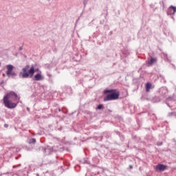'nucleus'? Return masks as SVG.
Returning a JSON list of instances; mask_svg holds the SVG:
<instances>
[{"label": "nucleus", "mask_w": 176, "mask_h": 176, "mask_svg": "<svg viewBox=\"0 0 176 176\" xmlns=\"http://www.w3.org/2000/svg\"><path fill=\"white\" fill-rule=\"evenodd\" d=\"M3 104L8 109H13L17 107V104L12 102L11 100L8 99V98H3Z\"/></svg>", "instance_id": "7ed1b4c3"}, {"label": "nucleus", "mask_w": 176, "mask_h": 176, "mask_svg": "<svg viewBox=\"0 0 176 176\" xmlns=\"http://www.w3.org/2000/svg\"><path fill=\"white\" fill-rule=\"evenodd\" d=\"M7 72L6 75L8 78H16L17 76V74L16 72H13V68H14V65H8L6 66Z\"/></svg>", "instance_id": "39448f33"}, {"label": "nucleus", "mask_w": 176, "mask_h": 176, "mask_svg": "<svg viewBox=\"0 0 176 176\" xmlns=\"http://www.w3.org/2000/svg\"><path fill=\"white\" fill-rule=\"evenodd\" d=\"M168 101H175V95L170 96L166 100V105H168V107H170V104H168Z\"/></svg>", "instance_id": "9d476101"}, {"label": "nucleus", "mask_w": 176, "mask_h": 176, "mask_svg": "<svg viewBox=\"0 0 176 176\" xmlns=\"http://www.w3.org/2000/svg\"><path fill=\"white\" fill-rule=\"evenodd\" d=\"M156 171H160V173H163L165 170H167V166L162 164H159L155 166Z\"/></svg>", "instance_id": "423d86ee"}, {"label": "nucleus", "mask_w": 176, "mask_h": 176, "mask_svg": "<svg viewBox=\"0 0 176 176\" xmlns=\"http://www.w3.org/2000/svg\"><path fill=\"white\" fill-rule=\"evenodd\" d=\"M39 150L43 151V153H46V148H45L43 146H41V147H39Z\"/></svg>", "instance_id": "2eb2a0df"}, {"label": "nucleus", "mask_w": 176, "mask_h": 176, "mask_svg": "<svg viewBox=\"0 0 176 176\" xmlns=\"http://www.w3.org/2000/svg\"><path fill=\"white\" fill-rule=\"evenodd\" d=\"M28 111H30V109L29 108H27Z\"/></svg>", "instance_id": "4be33fe9"}, {"label": "nucleus", "mask_w": 176, "mask_h": 176, "mask_svg": "<svg viewBox=\"0 0 176 176\" xmlns=\"http://www.w3.org/2000/svg\"><path fill=\"white\" fill-rule=\"evenodd\" d=\"M19 50H20V51L23 50V46H21V47H19Z\"/></svg>", "instance_id": "6ab92c4d"}, {"label": "nucleus", "mask_w": 176, "mask_h": 176, "mask_svg": "<svg viewBox=\"0 0 176 176\" xmlns=\"http://www.w3.org/2000/svg\"><path fill=\"white\" fill-rule=\"evenodd\" d=\"M4 127H6L7 129V127H9V125L8 124H5Z\"/></svg>", "instance_id": "a211bd4d"}, {"label": "nucleus", "mask_w": 176, "mask_h": 176, "mask_svg": "<svg viewBox=\"0 0 176 176\" xmlns=\"http://www.w3.org/2000/svg\"><path fill=\"white\" fill-rule=\"evenodd\" d=\"M8 98V100H12V101H17V100H20V98H19V96H17V94L16 92L11 91L8 93H7L4 96L3 98Z\"/></svg>", "instance_id": "20e7f679"}, {"label": "nucleus", "mask_w": 176, "mask_h": 176, "mask_svg": "<svg viewBox=\"0 0 176 176\" xmlns=\"http://www.w3.org/2000/svg\"><path fill=\"white\" fill-rule=\"evenodd\" d=\"M87 2H89V0H84L83 4L85 8H86V6L87 5Z\"/></svg>", "instance_id": "dca6fc26"}, {"label": "nucleus", "mask_w": 176, "mask_h": 176, "mask_svg": "<svg viewBox=\"0 0 176 176\" xmlns=\"http://www.w3.org/2000/svg\"><path fill=\"white\" fill-rule=\"evenodd\" d=\"M36 175H37V176H39V174H38V173H37V174H36Z\"/></svg>", "instance_id": "5701e85b"}, {"label": "nucleus", "mask_w": 176, "mask_h": 176, "mask_svg": "<svg viewBox=\"0 0 176 176\" xmlns=\"http://www.w3.org/2000/svg\"><path fill=\"white\" fill-rule=\"evenodd\" d=\"M151 87H152V84H151V82H147L146 84V91L147 93L151 90Z\"/></svg>", "instance_id": "ddd939ff"}, {"label": "nucleus", "mask_w": 176, "mask_h": 176, "mask_svg": "<svg viewBox=\"0 0 176 176\" xmlns=\"http://www.w3.org/2000/svg\"><path fill=\"white\" fill-rule=\"evenodd\" d=\"M157 145L158 146H161V145H163V142H157Z\"/></svg>", "instance_id": "f3484780"}, {"label": "nucleus", "mask_w": 176, "mask_h": 176, "mask_svg": "<svg viewBox=\"0 0 176 176\" xmlns=\"http://www.w3.org/2000/svg\"><path fill=\"white\" fill-rule=\"evenodd\" d=\"M38 71H39V69H35L34 65H32L30 68V65H27L22 69V72L19 73V75H21L23 79L32 78V76H34V74H35V72H38Z\"/></svg>", "instance_id": "f03ea898"}, {"label": "nucleus", "mask_w": 176, "mask_h": 176, "mask_svg": "<svg viewBox=\"0 0 176 176\" xmlns=\"http://www.w3.org/2000/svg\"><path fill=\"white\" fill-rule=\"evenodd\" d=\"M28 142V144H30V145H35V144H36V138L29 139Z\"/></svg>", "instance_id": "f8f14e48"}, {"label": "nucleus", "mask_w": 176, "mask_h": 176, "mask_svg": "<svg viewBox=\"0 0 176 176\" xmlns=\"http://www.w3.org/2000/svg\"><path fill=\"white\" fill-rule=\"evenodd\" d=\"M160 94H161L162 96H166V94H167V89L161 88L160 89Z\"/></svg>", "instance_id": "9b49d317"}, {"label": "nucleus", "mask_w": 176, "mask_h": 176, "mask_svg": "<svg viewBox=\"0 0 176 176\" xmlns=\"http://www.w3.org/2000/svg\"><path fill=\"white\" fill-rule=\"evenodd\" d=\"M43 79H45V77H43L41 73L36 74L33 78V80H36V82L43 80Z\"/></svg>", "instance_id": "6e6552de"}, {"label": "nucleus", "mask_w": 176, "mask_h": 176, "mask_svg": "<svg viewBox=\"0 0 176 176\" xmlns=\"http://www.w3.org/2000/svg\"><path fill=\"white\" fill-rule=\"evenodd\" d=\"M103 94H107L104 97V101H113L115 100H119L120 92L118 89H104Z\"/></svg>", "instance_id": "f257e3e1"}, {"label": "nucleus", "mask_w": 176, "mask_h": 176, "mask_svg": "<svg viewBox=\"0 0 176 176\" xmlns=\"http://www.w3.org/2000/svg\"><path fill=\"white\" fill-rule=\"evenodd\" d=\"M176 12V7L173 6H170L167 10L168 16H171V14H175Z\"/></svg>", "instance_id": "0eeeda50"}, {"label": "nucleus", "mask_w": 176, "mask_h": 176, "mask_svg": "<svg viewBox=\"0 0 176 176\" xmlns=\"http://www.w3.org/2000/svg\"><path fill=\"white\" fill-rule=\"evenodd\" d=\"M157 61V58L151 57L150 60H148L146 61V64L148 67H151L153 65V64H155V63H156Z\"/></svg>", "instance_id": "1a4fd4ad"}, {"label": "nucleus", "mask_w": 176, "mask_h": 176, "mask_svg": "<svg viewBox=\"0 0 176 176\" xmlns=\"http://www.w3.org/2000/svg\"><path fill=\"white\" fill-rule=\"evenodd\" d=\"M103 108H104V105L103 104H99L96 107V109L101 110V109H103Z\"/></svg>", "instance_id": "4468645a"}, {"label": "nucleus", "mask_w": 176, "mask_h": 176, "mask_svg": "<svg viewBox=\"0 0 176 176\" xmlns=\"http://www.w3.org/2000/svg\"><path fill=\"white\" fill-rule=\"evenodd\" d=\"M58 111H59V112H61V109L59 108V109H58Z\"/></svg>", "instance_id": "aec40b11"}, {"label": "nucleus", "mask_w": 176, "mask_h": 176, "mask_svg": "<svg viewBox=\"0 0 176 176\" xmlns=\"http://www.w3.org/2000/svg\"><path fill=\"white\" fill-rule=\"evenodd\" d=\"M130 168H133V166L130 165L129 166Z\"/></svg>", "instance_id": "412c9836"}]
</instances>
